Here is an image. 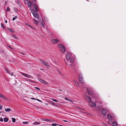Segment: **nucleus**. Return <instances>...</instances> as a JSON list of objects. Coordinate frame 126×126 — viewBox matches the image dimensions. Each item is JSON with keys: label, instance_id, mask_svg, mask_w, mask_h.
Listing matches in <instances>:
<instances>
[{"label": "nucleus", "instance_id": "40", "mask_svg": "<svg viewBox=\"0 0 126 126\" xmlns=\"http://www.w3.org/2000/svg\"><path fill=\"white\" fill-rule=\"evenodd\" d=\"M16 18V16L15 17H13L12 19V20L13 21L15 20Z\"/></svg>", "mask_w": 126, "mask_h": 126}, {"label": "nucleus", "instance_id": "48", "mask_svg": "<svg viewBox=\"0 0 126 126\" xmlns=\"http://www.w3.org/2000/svg\"><path fill=\"white\" fill-rule=\"evenodd\" d=\"M36 100H37V101H39L41 102V100H39V99H36Z\"/></svg>", "mask_w": 126, "mask_h": 126}, {"label": "nucleus", "instance_id": "33", "mask_svg": "<svg viewBox=\"0 0 126 126\" xmlns=\"http://www.w3.org/2000/svg\"><path fill=\"white\" fill-rule=\"evenodd\" d=\"M34 88H35V89H37V90H38V91H40V89L39 88H38V87H34Z\"/></svg>", "mask_w": 126, "mask_h": 126}, {"label": "nucleus", "instance_id": "1", "mask_svg": "<svg viewBox=\"0 0 126 126\" xmlns=\"http://www.w3.org/2000/svg\"><path fill=\"white\" fill-rule=\"evenodd\" d=\"M66 59L67 60H70L72 63L74 62L75 57L74 54L71 52H68L66 55Z\"/></svg>", "mask_w": 126, "mask_h": 126}, {"label": "nucleus", "instance_id": "57", "mask_svg": "<svg viewBox=\"0 0 126 126\" xmlns=\"http://www.w3.org/2000/svg\"><path fill=\"white\" fill-rule=\"evenodd\" d=\"M52 102V103L53 104H54V103H53Z\"/></svg>", "mask_w": 126, "mask_h": 126}, {"label": "nucleus", "instance_id": "52", "mask_svg": "<svg viewBox=\"0 0 126 126\" xmlns=\"http://www.w3.org/2000/svg\"><path fill=\"white\" fill-rule=\"evenodd\" d=\"M63 121L64 122H67V121L65 120H63Z\"/></svg>", "mask_w": 126, "mask_h": 126}, {"label": "nucleus", "instance_id": "45", "mask_svg": "<svg viewBox=\"0 0 126 126\" xmlns=\"http://www.w3.org/2000/svg\"><path fill=\"white\" fill-rule=\"evenodd\" d=\"M2 108V106L1 105L0 106V110Z\"/></svg>", "mask_w": 126, "mask_h": 126}, {"label": "nucleus", "instance_id": "24", "mask_svg": "<svg viewBox=\"0 0 126 126\" xmlns=\"http://www.w3.org/2000/svg\"><path fill=\"white\" fill-rule=\"evenodd\" d=\"M8 119L7 117H5L4 118V121L5 122H7L8 121Z\"/></svg>", "mask_w": 126, "mask_h": 126}, {"label": "nucleus", "instance_id": "16", "mask_svg": "<svg viewBox=\"0 0 126 126\" xmlns=\"http://www.w3.org/2000/svg\"><path fill=\"white\" fill-rule=\"evenodd\" d=\"M41 24L42 26L45 29H47V27L46 25H45V23L43 22H41Z\"/></svg>", "mask_w": 126, "mask_h": 126}, {"label": "nucleus", "instance_id": "46", "mask_svg": "<svg viewBox=\"0 0 126 126\" xmlns=\"http://www.w3.org/2000/svg\"><path fill=\"white\" fill-rule=\"evenodd\" d=\"M33 2H34L35 3L36 1V0H32Z\"/></svg>", "mask_w": 126, "mask_h": 126}, {"label": "nucleus", "instance_id": "31", "mask_svg": "<svg viewBox=\"0 0 126 126\" xmlns=\"http://www.w3.org/2000/svg\"><path fill=\"white\" fill-rule=\"evenodd\" d=\"M23 124H27L28 123V122L27 121H25L23 122Z\"/></svg>", "mask_w": 126, "mask_h": 126}, {"label": "nucleus", "instance_id": "42", "mask_svg": "<svg viewBox=\"0 0 126 126\" xmlns=\"http://www.w3.org/2000/svg\"><path fill=\"white\" fill-rule=\"evenodd\" d=\"M64 62H65V63L67 65H68V64H67V63L66 62V61H65V60L64 59Z\"/></svg>", "mask_w": 126, "mask_h": 126}, {"label": "nucleus", "instance_id": "43", "mask_svg": "<svg viewBox=\"0 0 126 126\" xmlns=\"http://www.w3.org/2000/svg\"><path fill=\"white\" fill-rule=\"evenodd\" d=\"M10 74L11 76H13L14 75L13 73V72L11 73H10Z\"/></svg>", "mask_w": 126, "mask_h": 126}, {"label": "nucleus", "instance_id": "10", "mask_svg": "<svg viewBox=\"0 0 126 126\" xmlns=\"http://www.w3.org/2000/svg\"><path fill=\"white\" fill-rule=\"evenodd\" d=\"M38 80L40 81L41 82L44 84L46 85H47L48 84L47 83L45 80H43V79H41L40 78H38Z\"/></svg>", "mask_w": 126, "mask_h": 126}, {"label": "nucleus", "instance_id": "41", "mask_svg": "<svg viewBox=\"0 0 126 126\" xmlns=\"http://www.w3.org/2000/svg\"><path fill=\"white\" fill-rule=\"evenodd\" d=\"M45 121H47V122H48L49 121V119H45Z\"/></svg>", "mask_w": 126, "mask_h": 126}, {"label": "nucleus", "instance_id": "2", "mask_svg": "<svg viewBox=\"0 0 126 126\" xmlns=\"http://www.w3.org/2000/svg\"><path fill=\"white\" fill-rule=\"evenodd\" d=\"M58 47L60 49V51L62 53H64L65 52V47L61 44H58Z\"/></svg>", "mask_w": 126, "mask_h": 126}, {"label": "nucleus", "instance_id": "3", "mask_svg": "<svg viewBox=\"0 0 126 126\" xmlns=\"http://www.w3.org/2000/svg\"><path fill=\"white\" fill-rule=\"evenodd\" d=\"M39 61L43 65L47 67L49 66V65L48 63H47L43 61V60L40 59H39Z\"/></svg>", "mask_w": 126, "mask_h": 126}, {"label": "nucleus", "instance_id": "47", "mask_svg": "<svg viewBox=\"0 0 126 126\" xmlns=\"http://www.w3.org/2000/svg\"><path fill=\"white\" fill-rule=\"evenodd\" d=\"M7 3V2L6 1H5V5H6Z\"/></svg>", "mask_w": 126, "mask_h": 126}, {"label": "nucleus", "instance_id": "39", "mask_svg": "<svg viewBox=\"0 0 126 126\" xmlns=\"http://www.w3.org/2000/svg\"><path fill=\"white\" fill-rule=\"evenodd\" d=\"M27 81H29V82L31 81V82H32V81L31 80L29 79H27Z\"/></svg>", "mask_w": 126, "mask_h": 126}, {"label": "nucleus", "instance_id": "38", "mask_svg": "<svg viewBox=\"0 0 126 126\" xmlns=\"http://www.w3.org/2000/svg\"><path fill=\"white\" fill-rule=\"evenodd\" d=\"M45 119H44V118H41V120L42 121H45L46 120Z\"/></svg>", "mask_w": 126, "mask_h": 126}, {"label": "nucleus", "instance_id": "20", "mask_svg": "<svg viewBox=\"0 0 126 126\" xmlns=\"http://www.w3.org/2000/svg\"><path fill=\"white\" fill-rule=\"evenodd\" d=\"M32 124L33 125H39L40 124V122H34Z\"/></svg>", "mask_w": 126, "mask_h": 126}, {"label": "nucleus", "instance_id": "35", "mask_svg": "<svg viewBox=\"0 0 126 126\" xmlns=\"http://www.w3.org/2000/svg\"><path fill=\"white\" fill-rule=\"evenodd\" d=\"M10 10L9 8V7H7V8L6 10L7 11H9Z\"/></svg>", "mask_w": 126, "mask_h": 126}, {"label": "nucleus", "instance_id": "27", "mask_svg": "<svg viewBox=\"0 0 126 126\" xmlns=\"http://www.w3.org/2000/svg\"><path fill=\"white\" fill-rule=\"evenodd\" d=\"M11 36L12 37H13L15 38L16 39H17V37L15 35H12Z\"/></svg>", "mask_w": 126, "mask_h": 126}, {"label": "nucleus", "instance_id": "26", "mask_svg": "<svg viewBox=\"0 0 126 126\" xmlns=\"http://www.w3.org/2000/svg\"><path fill=\"white\" fill-rule=\"evenodd\" d=\"M11 110V109L9 108H6L5 109V111L6 112H9Z\"/></svg>", "mask_w": 126, "mask_h": 126}, {"label": "nucleus", "instance_id": "15", "mask_svg": "<svg viewBox=\"0 0 126 126\" xmlns=\"http://www.w3.org/2000/svg\"><path fill=\"white\" fill-rule=\"evenodd\" d=\"M32 3L31 2L29 1L28 2V7L30 9L32 8Z\"/></svg>", "mask_w": 126, "mask_h": 126}, {"label": "nucleus", "instance_id": "55", "mask_svg": "<svg viewBox=\"0 0 126 126\" xmlns=\"http://www.w3.org/2000/svg\"><path fill=\"white\" fill-rule=\"evenodd\" d=\"M21 54H23V55H24L25 54H24V53H22V52H21Z\"/></svg>", "mask_w": 126, "mask_h": 126}, {"label": "nucleus", "instance_id": "23", "mask_svg": "<svg viewBox=\"0 0 126 126\" xmlns=\"http://www.w3.org/2000/svg\"><path fill=\"white\" fill-rule=\"evenodd\" d=\"M74 83H75L76 86L77 87H78L79 86V84L77 81L76 80H74Z\"/></svg>", "mask_w": 126, "mask_h": 126}, {"label": "nucleus", "instance_id": "29", "mask_svg": "<svg viewBox=\"0 0 126 126\" xmlns=\"http://www.w3.org/2000/svg\"><path fill=\"white\" fill-rule=\"evenodd\" d=\"M1 27L3 29H5V28L4 27V25L2 23H1Z\"/></svg>", "mask_w": 126, "mask_h": 126}, {"label": "nucleus", "instance_id": "37", "mask_svg": "<svg viewBox=\"0 0 126 126\" xmlns=\"http://www.w3.org/2000/svg\"><path fill=\"white\" fill-rule=\"evenodd\" d=\"M52 100L54 101H55V102H58V101L56 100V99H52Z\"/></svg>", "mask_w": 126, "mask_h": 126}, {"label": "nucleus", "instance_id": "36", "mask_svg": "<svg viewBox=\"0 0 126 126\" xmlns=\"http://www.w3.org/2000/svg\"><path fill=\"white\" fill-rule=\"evenodd\" d=\"M0 121L1 122L3 121V118L2 117L0 118Z\"/></svg>", "mask_w": 126, "mask_h": 126}, {"label": "nucleus", "instance_id": "51", "mask_svg": "<svg viewBox=\"0 0 126 126\" xmlns=\"http://www.w3.org/2000/svg\"><path fill=\"white\" fill-rule=\"evenodd\" d=\"M78 109H79V110H80L81 109V108H80L79 107H78Z\"/></svg>", "mask_w": 126, "mask_h": 126}, {"label": "nucleus", "instance_id": "54", "mask_svg": "<svg viewBox=\"0 0 126 126\" xmlns=\"http://www.w3.org/2000/svg\"><path fill=\"white\" fill-rule=\"evenodd\" d=\"M57 71L59 73H60V71L59 70H57Z\"/></svg>", "mask_w": 126, "mask_h": 126}, {"label": "nucleus", "instance_id": "50", "mask_svg": "<svg viewBox=\"0 0 126 126\" xmlns=\"http://www.w3.org/2000/svg\"><path fill=\"white\" fill-rule=\"evenodd\" d=\"M31 99H33H33H35V98H31Z\"/></svg>", "mask_w": 126, "mask_h": 126}, {"label": "nucleus", "instance_id": "5", "mask_svg": "<svg viewBox=\"0 0 126 126\" xmlns=\"http://www.w3.org/2000/svg\"><path fill=\"white\" fill-rule=\"evenodd\" d=\"M79 81L80 83H84V82L83 79V78L82 77V75L81 74H79Z\"/></svg>", "mask_w": 126, "mask_h": 126}, {"label": "nucleus", "instance_id": "58", "mask_svg": "<svg viewBox=\"0 0 126 126\" xmlns=\"http://www.w3.org/2000/svg\"><path fill=\"white\" fill-rule=\"evenodd\" d=\"M60 91H61V90H60Z\"/></svg>", "mask_w": 126, "mask_h": 126}, {"label": "nucleus", "instance_id": "14", "mask_svg": "<svg viewBox=\"0 0 126 126\" xmlns=\"http://www.w3.org/2000/svg\"><path fill=\"white\" fill-rule=\"evenodd\" d=\"M21 74L27 78H32V77L31 76L27 74L22 73Z\"/></svg>", "mask_w": 126, "mask_h": 126}, {"label": "nucleus", "instance_id": "60", "mask_svg": "<svg viewBox=\"0 0 126 126\" xmlns=\"http://www.w3.org/2000/svg\"><path fill=\"white\" fill-rule=\"evenodd\" d=\"M1 101V100L0 99V101Z\"/></svg>", "mask_w": 126, "mask_h": 126}, {"label": "nucleus", "instance_id": "30", "mask_svg": "<svg viewBox=\"0 0 126 126\" xmlns=\"http://www.w3.org/2000/svg\"><path fill=\"white\" fill-rule=\"evenodd\" d=\"M12 121L13 122H16V120L14 118H12Z\"/></svg>", "mask_w": 126, "mask_h": 126}, {"label": "nucleus", "instance_id": "9", "mask_svg": "<svg viewBox=\"0 0 126 126\" xmlns=\"http://www.w3.org/2000/svg\"><path fill=\"white\" fill-rule=\"evenodd\" d=\"M59 41L58 39H53L51 40V43L53 44H55L58 43Z\"/></svg>", "mask_w": 126, "mask_h": 126}, {"label": "nucleus", "instance_id": "32", "mask_svg": "<svg viewBox=\"0 0 126 126\" xmlns=\"http://www.w3.org/2000/svg\"><path fill=\"white\" fill-rule=\"evenodd\" d=\"M57 125V124L54 123L52 124H51L52 126H56Z\"/></svg>", "mask_w": 126, "mask_h": 126}, {"label": "nucleus", "instance_id": "6", "mask_svg": "<svg viewBox=\"0 0 126 126\" xmlns=\"http://www.w3.org/2000/svg\"><path fill=\"white\" fill-rule=\"evenodd\" d=\"M87 93L90 95H94L93 93L91 88H88L87 89Z\"/></svg>", "mask_w": 126, "mask_h": 126}, {"label": "nucleus", "instance_id": "11", "mask_svg": "<svg viewBox=\"0 0 126 126\" xmlns=\"http://www.w3.org/2000/svg\"><path fill=\"white\" fill-rule=\"evenodd\" d=\"M85 100L88 102L89 103L91 101V98L88 95H86L85 96Z\"/></svg>", "mask_w": 126, "mask_h": 126}, {"label": "nucleus", "instance_id": "25", "mask_svg": "<svg viewBox=\"0 0 126 126\" xmlns=\"http://www.w3.org/2000/svg\"><path fill=\"white\" fill-rule=\"evenodd\" d=\"M26 25L28 26V27H31V28L32 29H34V28L33 27H32V26H31V25H30L29 24H28L27 23H26Z\"/></svg>", "mask_w": 126, "mask_h": 126}, {"label": "nucleus", "instance_id": "17", "mask_svg": "<svg viewBox=\"0 0 126 126\" xmlns=\"http://www.w3.org/2000/svg\"><path fill=\"white\" fill-rule=\"evenodd\" d=\"M112 126H117V123L115 121H113L112 123Z\"/></svg>", "mask_w": 126, "mask_h": 126}, {"label": "nucleus", "instance_id": "7", "mask_svg": "<svg viewBox=\"0 0 126 126\" xmlns=\"http://www.w3.org/2000/svg\"><path fill=\"white\" fill-rule=\"evenodd\" d=\"M33 7L34 8V11L36 12H37L39 10V9L37 5L35 4H33L32 5Z\"/></svg>", "mask_w": 126, "mask_h": 126}, {"label": "nucleus", "instance_id": "34", "mask_svg": "<svg viewBox=\"0 0 126 126\" xmlns=\"http://www.w3.org/2000/svg\"><path fill=\"white\" fill-rule=\"evenodd\" d=\"M65 99L66 100H69V101H72L71 100H69L67 98V97H65Z\"/></svg>", "mask_w": 126, "mask_h": 126}, {"label": "nucleus", "instance_id": "4", "mask_svg": "<svg viewBox=\"0 0 126 126\" xmlns=\"http://www.w3.org/2000/svg\"><path fill=\"white\" fill-rule=\"evenodd\" d=\"M32 14H33V16L35 17L36 18H39V16L38 14L35 12L34 10H32Z\"/></svg>", "mask_w": 126, "mask_h": 126}, {"label": "nucleus", "instance_id": "18", "mask_svg": "<svg viewBox=\"0 0 126 126\" xmlns=\"http://www.w3.org/2000/svg\"><path fill=\"white\" fill-rule=\"evenodd\" d=\"M5 71L6 72L9 74H10L11 72L7 68H4Z\"/></svg>", "mask_w": 126, "mask_h": 126}, {"label": "nucleus", "instance_id": "19", "mask_svg": "<svg viewBox=\"0 0 126 126\" xmlns=\"http://www.w3.org/2000/svg\"><path fill=\"white\" fill-rule=\"evenodd\" d=\"M1 98H3V99L5 100H8V99L5 96L3 95H2Z\"/></svg>", "mask_w": 126, "mask_h": 126}, {"label": "nucleus", "instance_id": "44", "mask_svg": "<svg viewBox=\"0 0 126 126\" xmlns=\"http://www.w3.org/2000/svg\"><path fill=\"white\" fill-rule=\"evenodd\" d=\"M8 47L10 49H12V47H11V46H8Z\"/></svg>", "mask_w": 126, "mask_h": 126}, {"label": "nucleus", "instance_id": "53", "mask_svg": "<svg viewBox=\"0 0 126 126\" xmlns=\"http://www.w3.org/2000/svg\"><path fill=\"white\" fill-rule=\"evenodd\" d=\"M5 23H7V20H5Z\"/></svg>", "mask_w": 126, "mask_h": 126}, {"label": "nucleus", "instance_id": "22", "mask_svg": "<svg viewBox=\"0 0 126 126\" xmlns=\"http://www.w3.org/2000/svg\"><path fill=\"white\" fill-rule=\"evenodd\" d=\"M7 30L9 32H14V31L10 28H7Z\"/></svg>", "mask_w": 126, "mask_h": 126}, {"label": "nucleus", "instance_id": "28", "mask_svg": "<svg viewBox=\"0 0 126 126\" xmlns=\"http://www.w3.org/2000/svg\"><path fill=\"white\" fill-rule=\"evenodd\" d=\"M14 10L16 12H17L18 11L17 8L16 7L14 8Z\"/></svg>", "mask_w": 126, "mask_h": 126}, {"label": "nucleus", "instance_id": "8", "mask_svg": "<svg viewBox=\"0 0 126 126\" xmlns=\"http://www.w3.org/2000/svg\"><path fill=\"white\" fill-rule=\"evenodd\" d=\"M89 105L91 107L93 108L94 107L96 106V104L95 103L92 101L89 103Z\"/></svg>", "mask_w": 126, "mask_h": 126}, {"label": "nucleus", "instance_id": "12", "mask_svg": "<svg viewBox=\"0 0 126 126\" xmlns=\"http://www.w3.org/2000/svg\"><path fill=\"white\" fill-rule=\"evenodd\" d=\"M107 119H108L110 122L112 121V118L110 114H108L107 116Z\"/></svg>", "mask_w": 126, "mask_h": 126}, {"label": "nucleus", "instance_id": "13", "mask_svg": "<svg viewBox=\"0 0 126 126\" xmlns=\"http://www.w3.org/2000/svg\"><path fill=\"white\" fill-rule=\"evenodd\" d=\"M107 111V110L105 109H103L101 111L102 114L103 115H106Z\"/></svg>", "mask_w": 126, "mask_h": 126}, {"label": "nucleus", "instance_id": "49", "mask_svg": "<svg viewBox=\"0 0 126 126\" xmlns=\"http://www.w3.org/2000/svg\"><path fill=\"white\" fill-rule=\"evenodd\" d=\"M2 95V94L0 93V98H1Z\"/></svg>", "mask_w": 126, "mask_h": 126}, {"label": "nucleus", "instance_id": "21", "mask_svg": "<svg viewBox=\"0 0 126 126\" xmlns=\"http://www.w3.org/2000/svg\"><path fill=\"white\" fill-rule=\"evenodd\" d=\"M33 22H34V23L35 24H36V25H38V22L35 19H33Z\"/></svg>", "mask_w": 126, "mask_h": 126}, {"label": "nucleus", "instance_id": "59", "mask_svg": "<svg viewBox=\"0 0 126 126\" xmlns=\"http://www.w3.org/2000/svg\"><path fill=\"white\" fill-rule=\"evenodd\" d=\"M1 112H0V113Z\"/></svg>", "mask_w": 126, "mask_h": 126}, {"label": "nucleus", "instance_id": "56", "mask_svg": "<svg viewBox=\"0 0 126 126\" xmlns=\"http://www.w3.org/2000/svg\"><path fill=\"white\" fill-rule=\"evenodd\" d=\"M59 125V126H62L60 125Z\"/></svg>", "mask_w": 126, "mask_h": 126}]
</instances>
